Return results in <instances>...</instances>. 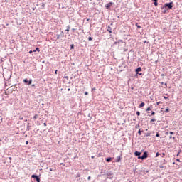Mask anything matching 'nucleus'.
Listing matches in <instances>:
<instances>
[{
    "label": "nucleus",
    "instance_id": "f257e3e1",
    "mask_svg": "<svg viewBox=\"0 0 182 182\" xmlns=\"http://www.w3.org/2000/svg\"><path fill=\"white\" fill-rule=\"evenodd\" d=\"M173 1H171L169 3H166L164 6H162L161 9H164V8H167V9H173Z\"/></svg>",
    "mask_w": 182,
    "mask_h": 182
},
{
    "label": "nucleus",
    "instance_id": "f03ea898",
    "mask_svg": "<svg viewBox=\"0 0 182 182\" xmlns=\"http://www.w3.org/2000/svg\"><path fill=\"white\" fill-rule=\"evenodd\" d=\"M149 157V152L144 151L142 156H139L140 160H146Z\"/></svg>",
    "mask_w": 182,
    "mask_h": 182
},
{
    "label": "nucleus",
    "instance_id": "7ed1b4c3",
    "mask_svg": "<svg viewBox=\"0 0 182 182\" xmlns=\"http://www.w3.org/2000/svg\"><path fill=\"white\" fill-rule=\"evenodd\" d=\"M23 83L25 85H32V79L28 80V78H26L23 80Z\"/></svg>",
    "mask_w": 182,
    "mask_h": 182
},
{
    "label": "nucleus",
    "instance_id": "20e7f679",
    "mask_svg": "<svg viewBox=\"0 0 182 182\" xmlns=\"http://www.w3.org/2000/svg\"><path fill=\"white\" fill-rule=\"evenodd\" d=\"M31 178H35V180H36L37 182H41V178H39V176H38V175L33 174V175L31 176Z\"/></svg>",
    "mask_w": 182,
    "mask_h": 182
},
{
    "label": "nucleus",
    "instance_id": "39448f33",
    "mask_svg": "<svg viewBox=\"0 0 182 182\" xmlns=\"http://www.w3.org/2000/svg\"><path fill=\"white\" fill-rule=\"evenodd\" d=\"M106 176L107 177V178H109L110 180H112V178H113V173L112 171H107L106 173Z\"/></svg>",
    "mask_w": 182,
    "mask_h": 182
},
{
    "label": "nucleus",
    "instance_id": "423d86ee",
    "mask_svg": "<svg viewBox=\"0 0 182 182\" xmlns=\"http://www.w3.org/2000/svg\"><path fill=\"white\" fill-rule=\"evenodd\" d=\"M135 72L136 75H139V76H141V75H143L141 73H139L141 72V67H139L136 69H135Z\"/></svg>",
    "mask_w": 182,
    "mask_h": 182
},
{
    "label": "nucleus",
    "instance_id": "0eeeda50",
    "mask_svg": "<svg viewBox=\"0 0 182 182\" xmlns=\"http://www.w3.org/2000/svg\"><path fill=\"white\" fill-rule=\"evenodd\" d=\"M134 156H136V157H138L139 160H140L139 157H141V152L136 151L134 152Z\"/></svg>",
    "mask_w": 182,
    "mask_h": 182
},
{
    "label": "nucleus",
    "instance_id": "6e6552de",
    "mask_svg": "<svg viewBox=\"0 0 182 182\" xmlns=\"http://www.w3.org/2000/svg\"><path fill=\"white\" fill-rule=\"evenodd\" d=\"M114 3H113L112 1L109 2L108 4H107L105 5L106 9H110V6H112V5H114Z\"/></svg>",
    "mask_w": 182,
    "mask_h": 182
},
{
    "label": "nucleus",
    "instance_id": "1a4fd4ad",
    "mask_svg": "<svg viewBox=\"0 0 182 182\" xmlns=\"http://www.w3.org/2000/svg\"><path fill=\"white\" fill-rule=\"evenodd\" d=\"M121 160H122V154L117 157L115 161L116 163H120Z\"/></svg>",
    "mask_w": 182,
    "mask_h": 182
},
{
    "label": "nucleus",
    "instance_id": "9d476101",
    "mask_svg": "<svg viewBox=\"0 0 182 182\" xmlns=\"http://www.w3.org/2000/svg\"><path fill=\"white\" fill-rule=\"evenodd\" d=\"M105 160H106L107 163H110V161H112V160H113V158L108 157V158H106Z\"/></svg>",
    "mask_w": 182,
    "mask_h": 182
},
{
    "label": "nucleus",
    "instance_id": "9b49d317",
    "mask_svg": "<svg viewBox=\"0 0 182 182\" xmlns=\"http://www.w3.org/2000/svg\"><path fill=\"white\" fill-rule=\"evenodd\" d=\"M150 134H151V132H150V131H149L147 133L144 134V137H149L150 136Z\"/></svg>",
    "mask_w": 182,
    "mask_h": 182
},
{
    "label": "nucleus",
    "instance_id": "f8f14e48",
    "mask_svg": "<svg viewBox=\"0 0 182 182\" xmlns=\"http://www.w3.org/2000/svg\"><path fill=\"white\" fill-rule=\"evenodd\" d=\"M107 32H109V33H112V27L110 26H107Z\"/></svg>",
    "mask_w": 182,
    "mask_h": 182
},
{
    "label": "nucleus",
    "instance_id": "ddd939ff",
    "mask_svg": "<svg viewBox=\"0 0 182 182\" xmlns=\"http://www.w3.org/2000/svg\"><path fill=\"white\" fill-rule=\"evenodd\" d=\"M154 1V6H157V5H159L158 1L159 0H152Z\"/></svg>",
    "mask_w": 182,
    "mask_h": 182
},
{
    "label": "nucleus",
    "instance_id": "4468645a",
    "mask_svg": "<svg viewBox=\"0 0 182 182\" xmlns=\"http://www.w3.org/2000/svg\"><path fill=\"white\" fill-rule=\"evenodd\" d=\"M143 130H141V129H139L138 131V134H139V136H141V133H143Z\"/></svg>",
    "mask_w": 182,
    "mask_h": 182
},
{
    "label": "nucleus",
    "instance_id": "2eb2a0df",
    "mask_svg": "<svg viewBox=\"0 0 182 182\" xmlns=\"http://www.w3.org/2000/svg\"><path fill=\"white\" fill-rule=\"evenodd\" d=\"M33 52H41V50L37 47L35 50H33Z\"/></svg>",
    "mask_w": 182,
    "mask_h": 182
},
{
    "label": "nucleus",
    "instance_id": "dca6fc26",
    "mask_svg": "<svg viewBox=\"0 0 182 182\" xmlns=\"http://www.w3.org/2000/svg\"><path fill=\"white\" fill-rule=\"evenodd\" d=\"M146 105V103L144 102H141L140 105H139V107L141 108V107H144V106Z\"/></svg>",
    "mask_w": 182,
    "mask_h": 182
},
{
    "label": "nucleus",
    "instance_id": "f3484780",
    "mask_svg": "<svg viewBox=\"0 0 182 182\" xmlns=\"http://www.w3.org/2000/svg\"><path fill=\"white\" fill-rule=\"evenodd\" d=\"M161 164H163V165L166 164V159L161 161Z\"/></svg>",
    "mask_w": 182,
    "mask_h": 182
},
{
    "label": "nucleus",
    "instance_id": "a211bd4d",
    "mask_svg": "<svg viewBox=\"0 0 182 182\" xmlns=\"http://www.w3.org/2000/svg\"><path fill=\"white\" fill-rule=\"evenodd\" d=\"M136 26L138 28V29H141V26L139 25V23H136Z\"/></svg>",
    "mask_w": 182,
    "mask_h": 182
},
{
    "label": "nucleus",
    "instance_id": "6ab92c4d",
    "mask_svg": "<svg viewBox=\"0 0 182 182\" xmlns=\"http://www.w3.org/2000/svg\"><path fill=\"white\" fill-rule=\"evenodd\" d=\"M168 112H170V109L168 107H167L166 109H165V113H168Z\"/></svg>",
    "mask_w": 182,
    "mask_h": 182
},
{
    "label": "nucleus",
    "instance_id": "aec40b11",
    "mask_svg": "<svg viewBox=\"0 0 182 182\" xmlns=\"http://www.w3.org/2000/svg\"><path fill=\"white\" fill-rule=\"evenodd\" d=\"M156 114V112H154V111L151 112V114H149V116H154Z\"/></svg>",
    "mask_w": 182,
    "mask_h": 182
},
{
    "label": "nucleus",
    "instance_id": "412c9836",
    "mask_svg": "<svg viewBox=\"0 0 182 182\" xmlns=\"http://www.w3.org/2000/svg\"><path fill=\"white\" fill-rule=\"evenodd\" d=\"M70 29V26H67V29L65 30L66 32H69Z\"/></svg>",
    "mask_w": 182,
    "mask_h": 182
},
{
    "label": "nucleus",
    "instance_id": "4be33fe9",
    "mask_svg": "<svg viewBox=\"0 0 182 182\" xmlns=\"http://www.w3.org/2000/svg\"><path fill=\"white\" fill-rule=\"evenodd\" d=\"M164 167H166V166H164V165H163L162 164H161L159 165V168H164Z\"/></svg>",
    "mask_w": 182,
    "mask_h": 182
},
{
    "label": "nucleus",
    "instance_id": "5701e85b",
    "mask_svg": "<svg viewBox=\"0 0 182 182\" xmlns=\"http://www.w3.org/2000/svg\"><path fill=\"white\" fill-rule=\"evenodd\" d=\"M38 117H39V116H38V114H36V115L33 117L34 120H36V119H38Z\"/></svg>",
    "mask_w": 182,
    "mask_h": 182
},
{
    "label": "nucleus",
    "instance_id": "b1692460",
    "mask_svg": "<svg viewBox=\"0 0 182 182\" xmlns=\"http://www.w3.org/2000/svg\"><path fill=\"white\" fill-rule=\"evenodd\" d=\"M70 49H75V45L74 44L70 45Z\"/></svg>",
    "mask_w": 182,
    "mask_h": 182
},
{
    "label": "nucleus",
    "instance_id": "393cba45",
    "mask_svg": "<svg viewBox=\"0 0 182 182\" xmlns=\"http://www.w3.org/2000/svg\"><path fill=\"white\" fill-rule=\"evenodd\" d=\"M153 122H156V119L153 118L151 119L150 123H153Z\"/></svg>",
    "mask_w": 182,
    "mask_h": 182
},
{
    "label": "nucleus",
    "instance_id": "a878e982",
    "mask_svg": "<svg viewBox=\"0 0 182 182\" xmlns=\"http://www.w3.org/2000/svg\"><path fill=\"white\" fill-rule=\"evenodd\" d=\"M151 110V107H149L146 109V112H150Z\"/></svg>",
    "mask_w": 182,
    "mask_h": 182
},
{
    "label": "nucleus",
    "instance_id": "bb28decb",
    "mask_svg": "<svg viewBox=\"0 0 182 182\" xmlns=\"http://www.w3.org/2000/svg\"><path fill=\"white\" fill-rule=\"evenodd\" d=\"M135 129H140V125L139 124H136L135 126Z\"/></svg>",
    "mask_w": 182,
    "mask_h": 182
},
{
    "label": "nucleus",
    "instance_id": "cd10ccee",
    "mask_svg": "<svg viewBox=\"0 0 182 182\" xmlns=\"http://www.w3.org/2000/svg\"><path fill=\"white\" fill-rule=\"evenodd\" d=\"M159 156H160V154L159 152H156L155 157H159Z\"/></svg>",
    "mask_w": 182,
    "mask_h": 182
},
{
    "label": "nucleus",
    "instance_id": "c85d7f7f",
    "mask_svg": "<svg viewBox=\"0 0 182 182\" xmlns=\"http://www.w3.org/2000/svg\"><path fill=\"white\" fill-rule=\"evenodd\" d=\"M88 41H93V37H88Z\"/></svg>",
    "mask_w": 182,
    "mask_h": 182
},
{
    "label": "nucleus",
    "instance_id": "c756f323",
    "mask_svg": "<svg viewBox=\"0 0 182 182\" xmlns=\"http://www.w3.org/2000/svg\"><path fill=\"white\" fill-rule=\"evenodd\" d=\"M88 117H89V120H92V116L90 115V114H88Z\"/></svg>",
    "mask_w": 182,
    "mask_h": 182
},
{
    "label": "nucleus",
    "instance_id": "7c9ffc66",
    "mask_svg": "<svg viewBox=\"0 0 182 182\" xmlns=\"http://www.w3.org/2000/svg\"><path fill=\"white\" fill-rule=\"evenodd\" d=\"M156 137H160V134H159V132L156 133Z\"/></svg>",
    "mask_w": 182,
    "mask_h": 182
},
{
    "label": "nucleus",
    "instance_id": "2f4dec72",
    "mask_svg": "<svg viewBox=\"0 0 182 182\" xmlns=\"http://www.w3.org/2000/svg\"><path fill=\"white\" fill-rule=\"evenodd\" d=\"M163 14H167V10L164 9V11H163Z\"/></svg>",
    "mask_w": 182,
    "mask_h": 182
},
{
    "label": "nucleus",
    "instance_id": "473e14b6",
    "mask_svg": "<svg viewBox=\"0 0 182 182\" xmlns=\"http://www.w3.org/2000/svg\"><path fill=\"white\" fill-rule=\"evenodd\" d=\"M169 139H173V140L176 139V136H169Z\"/></svg>",
    "mask_w": 182,
    "mask_h": 182
},
{
    "label": "nucleus",
    "instance_id": "72a5a7b5",
    "mask_svg": "<svg viewBox=\"0 0 182 182\" xmlns=\"http://www.w3.org/2000/svg\"><path fill=\"white\" fill-rule=\"evenodd\" d=\"M136 115L140 116V112L137 111L136 112Z\"/></svg>",
    "mask_w": 182,
    "mask_h": 182
},
{
    "label": "nucleus",
    "instance_id": "f704fd0d",
    "mask_svg": "<svg viewBox=\"0 0 182 182\" xmlns=\"http://www.w3.org/2000/svg\"><path fill=\"white\" fill-rule=\"evenodd\" d=\"M164 99H166V100H168V97H167L166 96L164 97Z\"/></svg>",
    "mask_w": 182,
    "mask_h": 182
},
{
    "label": "nucleus",
    "instance_id": "c9c22d12",
    "mask_svg": "<svg viewBox=\"0 0 182 182\" xmlns=\"http://www.w3.org/2000/svg\"><path fill=\"white\" fill-rule=\"evenodd\" d=\"M160 103H161V102H160V101H159V102H156L157 106H159V105Z\"/></svg>",
    "mask_w": 182,
    "mask_h": 182
},
{
    "label": "nucleus",
    "instance_id": "e433bc0d",
    "mask_svg": "<svg viewBox=\"0 0 182 182\" xmlns=\"http://www.w3.org/2000/svg\"><path fill=\"white\" fill-rule=\"evenodd\" d=\"M95 90H96V88H92V92H95Z\"/></svg>",
    "mask_w": 182,
    "mask_h": 182
},
{
    "label": "nucleus",
    "instance_id": "4c0bfd02",
    "mask_svg": "<svg viewBox=\"0 0 182 182\" xmlns=\"http://www.w3.org/2000/svg\"><path fill=\"white\" fill-rule=\"evenodd\" d=\"M43 8H45V3H42Z\"/></svg>",
    "mask_w": 182,
    "mask_h": 182
},
{
    "label": "nucleus",
    "instance_id": "58836bf2",
    "mask_svg": "<svg viewBox=\"0 0 182 182\" xmlns=\"http://www.w3.org/2000/svg\"><path fill=\"white\" fill-rule=\"evenodd\" d=\"M127 48H124V52H127Z\"/></svg>",
    "mask_w": 182,
    "mask_h": 182
},
{
    "label": "nucleus",
    "instance_id": "ea45409f",
    "mask_svg": "<svg viewBox=\"0 0 182 182\" xmlns=\"http://www.w3.org/2000/svg\"><path fill=\"white\" fill-rule=\"evenodd\" d=\"M85 95L86 96H87V95H89V92H85Z\"/></svg>",
    "mask_w": 182,
    "mask_h": 182
},
{
    "label": "nucleus",
    "instance_id": "a19ab883",
    "mask_svg": "<svg viewBox=\"0 0 182 182\" xmlns=\"http://www.w3.org/2000/svg\"><path fill=\"white\" fill-rule=\"evenodd\" d=\"M60 38V35H57V39H59Z\"/></svg>",
    "mask_w": 182,
    "mask_h": 182
},
{
    "label": "nucleus",
    "instance_id": "79ce46f5",
    "mask_svg": "<svg viewBox=\"0 0 182 182\" xmlns=\"http://www.w3.org/2000/svg\"><path fill=\"white\" fill-rule=\"evenodd\" d=\"M119 41L121 42V43H124V41L123 40H119Z\"/></svg>",
    "mask_w": 182,
    "mask_h": 182
},
{
    "label": "nucleus",
    "instance_id": "37998d69",
    "mask_svg": "<svg viewBox=\"0 0 182 182\" xmlns=\"http://www.w3.org/2000/svg\"><path fill=\"white\" fill-rule=\"evenodd\" d=\"M169 134H174V132H169Z\"/></svg>",
    "mask_w": 182,
    "mask_h": 182
},
{
    "label": "nucleus",
    "instance_id": "c03bdc74",
    "mask_svg": "<svg viewBox=\"0 0 182 182\" xmlns=\"http://www.w3.org/2000/svg\"><path fill=\"white\" fill-rule=\"evenodd\" d=\"M77 177H80V173H77Z\"/></svg>",
    "mask_w": 182,
    "mask_h": 182
},
{
    "label": "nucleus",
    "instance_id": "a18cd8bd",
    "mask_svg": "<svg viewBox=\"0 0 182 182\" xmlns=\"http://www.w3.org/2000/svg\"><path fill=\"white\" fill-rule=\"evenodd\" d=\"M91 178H92V177L88 176L87 180H90Z\"/></svg>",
    "mask_w": 182,
    "mask_h": 182
},
{
    "label": "nucleus",
    "instance_id": "49530a36",
    "mask_svg": "<svg viewBox=\"0 0 182 182\" xmlns=\"http://www.w3.org/2000/svg\"><path fill=\"white\" fill-rule=\"evenodd\" d=\"M26 145L29 144V141H26Z\"/></svg>",
    "mask_w": 182,
    "mask_h": 182
},
{
    "label": "nucleus",
    "instance_id": "de8ad7c7",
    "mask_svg": "<svg viewBox=\"0 0 182 182\" xmlns=\"http://www.w3.org/2000/svg\"><path fill=\"white\" fill-rule=\"evenodd\" d=\"M43 126H45V127L47 126L46 122H44V123H43Z\"/></svg>",
    "mask_w": 182,
    "mask_h": 182
},
{
    "label": "nucleus",
    "instance_id": "09e8293b",
    "mask_svg": "<svg viewBox=\"0 0 182 182\" xmlns=\"http://www.w3.org/2000/svg\"><path fill=\"white\" fill-rule=\"evenodd\" d=\"M55 75H58V70L55 71Z\"/></svg>",
    "mask_w": 182,
    "mask_h": 182
},
{
    "label": "nucleus",
    "instance_id": "8fccbe9b",
    "mask_svg": "<svg viewBox=\"0 0 182 182\" xmlns=\"http://www.w3.org/2000/svg\"><path fill=\"white\" fill-rule=\"evenodd\" d=\"M61 166H65V164H63V163H60V164Z\"/></svg>",
    "mask_w": 182,
    "mask_h": 182
},
{
    "label": "nucleus",
    "instance_id": "3c124183",
    "mask_svg": "<svg viewBox=\"0 0 182 182\" xmlns=\"http://www.w3.org/2000/svg\"><path fill=\"white\" fill-rule=\"evenodd\" d=\"M72 31H73V32H75V31H76V29L72 28Z\"/></svg>",
    "mask_w": 182,
    "mask_h": 182
},
{
    "label": "nucleus",
    "instance_id": "603ef678",
    "mask_svg": "<svg viewBox=\"0 0 182 182\" xmlns=\"http://www.w3.org/2000/svg\"><path fill=\"white\" fill-rule=\"evenodd\" d=\"M49 170L50 171H53V169L52 168H50Z\"/></svg>",
    "mask_w": 182,
    "mask_h": 182
},
{
    "label": "nucleus",
    "instance_id": "864d4df0",
    "mask_svg": "<svg viewBox=\"0 0 182 182\" xmlns=\"http://www.w3.org/2000/svg\"><path fill=\"white\" fill-rule=\"evenodd\" d=\"M65 79H69V77L65 76Z\"/></svg>",
    "mask_w": 182,
    "mask_h": 182
},
{
    "label": "nucleus",
    "instance_id": "5fc2aeb1",
    "mask_svg": "<svg viewBox=\"0 0 182 182\" xmlns=\"http://www.w3.org/2000/svg\"><path fill=\"white\" fill-rule=\"evenodd\" d=\"M162 156H166V154L165 153H162Z\"/></svg>",
    "mask_w": 182,
    "mask_h": 182
},
{
    "label": "nucleus",
    "instance_id": "6e6d98bb",
    "mask_svg": "<svg viewBox=\"0 0 182 182\" xmlns=\"http://www.w3.org/2000/svg\"><path fill=\"white\" fill-rule=\"evenodd\" d=\"M91 159H95V156H91Z\"/></svg>",
    "mask_w": 182,
    "mask_h": 182
},
{
    "label": "nucleus",
    "instance_id": "4d7b16f0",
    "mask_svg": "<svg viewBox=\"0 0 182 182\" xmlns=\"http://www.w3.org/2000/svg\"><path fill=\"white\" fill-rule=\"evenodd\" d=\"M144 173H149V171H144Z\"/></svg>",
    "mask_w": 182,
    "mask_h": 182
},
{
    "label": "nucleus",
    "instance_id": "13d9d810",
    "mask_svg": "<svg viewBox=\"0 0 182 182\" xmlns=\"http://www.w3.org/2000/svg\"><path fill=\"white\" fill-rule=\"evenodd\" d=\"M31 86H32V87H35V84H33Z\"/></svg>",
    "mask_w": 182,
    "mask_h": 182
},
{
    "label": "nucleus",
    "instance_id": "bf43d9fd",
    "mask_svg": "<svg viewBox=\"0 0 182 182\" xmlns=\"http://www.w3.org/2000/svg\"><path fill=\"white\" fill-rule=\"evenodd\" d=\"M176 161H180V159H176Z\"/></svg>",
    "mask_w": 182,
    "mask_h": 182
},
{
    "label": "nucleus",
    "instance_id": "052dcab7",
    "mask_svg": "<svg viewBox=\"0 0 182 182\" xmlns=\"http://www.w3.org/2000/svg\"><path fill=\"white\" fill-rule=\"evenodd\" d=\"M32 52H33V51H32V50H30V51H29V53H32Z\"/></svg>",
    "mask_w": 182,
    "mask_h": 182
},
{
    "label": "nucleus",
    "instance_id": "680f3d73",
    "mask_svg": "<svg viewBox=\"0 0 182 182\" xmlns=\"http://www.w3.org/2000/svg\"><path fill=\"white\" fill-rule=\"evenodd\" d=\"M9 159L10 160H12V157H9Z\"/></svg>",
    "mask_w": 182,
    "mask_h": 182
},
{
    "label": "nucleus",
    "instance_id": "e2e57ef3",
    "mask_svg": "<svg viewBox=\"0 0 182 182\" xmlns=\"http://www.w3.org/2000/svg\"><path fill=\"white\" fill-rule=\"evenodd\" d=\"M179 154H180V152H178L177 156H179Z\"/></svg>",
    "mask_w": 182,
    "mask_h": 182
},
{
    "label": "nucleus",
    "instance_id": "0e129e2a",
    "mask_svg": "<svg viewBox=\"0 0 182 182\" xmlns=\"http://www.w3.org/2000/svg\"><path fill=\"white\" fill-rule=\"evenodd\" d=\"M70 88H68V91L70 92Z\"/></svg>",
    "mask_w": 182,
    "mask_h": 182
},
{
    "label": "nucleus",
    "instance_id": "69168bd1",
    "mask_svg": "<svg viewBox=\"0 0 182 182\" xmlns=\"http://www.w3.org/2000/svg\"><path fill=\"white\" fill-rule=\"evenodd\" d=\"M165 86H167V83H164Z\"/></svg>",
    "mask_w": 182,
    "mask_h": 182
},
{
    "label": "nucleus",
    "instance_id": "338daca9",
    "mask_svg": "<svg viewBox=\"0 0 182 182\" xmlns=\"http://www.w3.org/2000/svg\"><path fill=\"white\" fill-rule=\"evenodd\" d=\"M161 76H164V74H161Z\"/></svg>",
    "mask_w": 182,
    "mask_h": 182
},
{
    "label": "nucleus",
    "instance_id": "774afa93",
    "mask_svg": "<svg viewBox=\"0 0 182 182\" xmlns=\"http://www.w3.org/2000/svg\"><path fill=\"white\" fill-rule=\"evenodd\" d=\"M42 63H45V61H42Z\"/></svg>",
    "mask_w": 182,
    "mask_h": 182
}]
</instances>
